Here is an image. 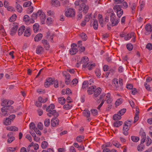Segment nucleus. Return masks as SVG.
<instances>
[{
  "mask_svg": "<svg viewBox=\"0 0 152 152\" xmlns=\"http://www.w3.org/2000/svg\"><path fill=\"white\" fill-rule=\"evenodd\" d=\"M37 17H39L41 20H45L46 18L45 15L42 10H39L37 13L34 12L31 16V20L32 21L31 22L34 23V20L36 19Z\"/></svg>",
  "mask_w": 152,
  "mask_h": 152,
  "instance_id": "nucleus-1",
  "label": "nucleus"
},
{
  "mask_svg": "<svg viewBox=\"0 0 152 152\" xmlns=\"http://www.w3.org/2000/svg\"><path fill=\"white\" fill-rule=\"evenodd\" d=\"M110 15V20L112 23V26H116L119 22V18H116V16L113 11Z\"/></svg>",
  "mask_w": 152,
  "mask_h": 152,
  "instance_id": "nucleus-2",
  "label": "nucleus"
},
{
  "mask_svg": "<svg viewBox=\"0 0 152 152\" xmlns=\"http://www.w3.org/2000/svg\"><path fill=\"white\" fill-rule=\"evenodd\" d=\"M119 83H118V79L117 78L114 79L112 81V84L114 88L117 89L120 86H122L123 85V80L121 78H119Z\"/></svg>",
  "mask_w": 152,
  "mask_h": 152,
  "instance_id": "nucleus-3",
  "label": "nucleus"
},
{
  "mask_svg": "<svg viewBox=\"0 0 152 152\" xmlns=\"http://www.w3.org/2000/svg\"><path fill=\"white\" fill-rule=\"evenodd\" d=\"M141 140L140 144H139L137 147V149L138 151H141L144 149V146L143 144L145 142L146 138V135L145 134H142L141 137Z\"/></svg>",
  "mask_w": 152,
  "mask_h": 152,
  "instance_id": "nucleus-4",
  "label": "nucleus"
},
{
  "mask_svg": "<svg viewBox=\"0 0 152 152\" xmlns=\"http://www.w3.org/2000/svg\"><path fill=\"white\" fill-rule=\"evenodd\" d=\"M132 123V120H127L124 122L123 127V130L124 132H127L129 130Z\"/></svg>",
  "mask_w": 152,
  "mask_h": 152,
  "instance_id": "nucleus-5",
  "label": "nucleus"
},
{
  "mask_svg": "<svg viewBox=\"0 0 152 152\" xmlns=\"http://www.w3.org/2000/svg\"><path fill=\"white\" fill-rule=\"evenodd\" d=\"M29 133H40V132L38 129L36 127L35 125L34 122H31L29 124Z\"/></svg>",
  "mask_w": 152,
  "mask_h": 152,
  "instance_id": "nucleus-6",
  "label": "nucleus"
},
{
  "mask_svg": "<svg viewBox=\"0 0 152 152\" xmlns=\"http://www.w3.org/2000/svg\"><path fill=\"white\" fill-rule=\"evenodd\" d=\"M63 75L65 78V83L66 85H69L71 81L70 75L66 71H64L62 72Z\"/></svg>",
  "mask_w": 152,
  "mask_h": 152,
  "instance_id": "nucleus-7",
  "label": "nucleus"
},
{
  "mask_svg": "<svg viewBox=\"0 0 152 152\" xmlns=\"http://www.w3.org/2000/svg\"><path fill=\"white\" fill-rule=\"evenodd\" d=\"M75 10L72 8L68 9L65 12V15L67 17H72L75 16Z\"/></svg>",
  "mask_w": 152,
  "mask_h": 152,
  "instance_id": "nucleus-8",
  "label": "nucleus"
},
{
  "mask_svg": "<svg viewBox=\"0 0 152 152\" xmlns=\"http://www.w3.org/2000/svg\"><path fill=\"white\" fill-rule=\"evenodd\" d=\"M89 9V7L88 5H86L85 3H82L79 9V11L83 12L85 14L88 12Z\"/></svg>",
  "mask_w": 152,
  "mask_h": 152,
  "instance_id": "nucleus-9",
  "label": "nucleus"
},
{
  "mask_svg": "<svg viewBox=\"0 0 152 152\" xmlns=\"http://www.w3.org/2000/svg\"><path fill=\"white\" fill-rule=\"evenodd\" d=\"M53 80L51 77L47 78L45 83V87H49L50 86L53 84Z\"/></svg>",
  "mask_w": 152,
  "mask_h": 152,
  "instance_id": "nucleus-10",
  "label": "nucleus"
},
{
  "mask_svg": "<svg viewBox=\"0 0 152 152\" xmlns=\"http://www.w3.org/2000/svg\"><path fill=\"white\" fill-rule=\"evenodd\" d=\"M145 29L147 32H145V35H148L149 32H151L152 31V25L149 24H147L145 26Z\"/></svg>",
  "mask_w": 152,
  "mask_h": 152,
  "instance_id": "nucleus-11",
  "label": "nucleus"
},
{
  "mask_svg": "<svg viewBox=\"0 0 152 152\" xmlns=\"http://www.w3.org/2000/svg\"><path fill=\"white\" fill-rule=\"evenodd\" d=\"M50 4L53 7H57L60 6V2L58 0H51Z\"/></svg>",
  "mask_w": 152,
  "mask_h": 152,
  "instance_id": "nucleus-12",
  "label": "nucleus"
},
{
  "mask_svg": "<svg viewBox=\"0 0 152 152\" xmlns=\"http://www.w3.org/2000/svg\"><path fill=\"white\" fill-rule=\"evenodd\" d=\"M59 123V121L57 118H53L51 121V124L53 127L57 126Z\"/></svg>",
  "mask_w": 152,
  "mask_h": 152,
  "instance_id": "nucleus-13",
  "label": "nucleus"
},
{
  "mask_svg": "<svg viewBox=\"0 0 152 152\" xmlns=\"http://www.w3.org/2000/svg\"><path fill=\"white\" fill-rule=\"evenodd\" d=\"M102 89L101 88L98 87L97 88H96L93 95L94 97H96L98 96L101 93Z\"/></svg>",
  "mask_w": 152,
  "mask_h": 152,
  "instance_id": "nucleus-14",
  "label": "nucleus"
},
{
  "mask_svg": "<svg viewBox=\"0 0 152 152\" xmlns=\"http://www.w3.org/2000/svg\"><path fill=\"white\" fill-rule=\"evenodd\" d=\"M47 115L49 117L53 115L55 117H57L58 115V114L55 110H53L47 113Z\"/></svg>",
  "mask_w": 152,
  "mask_h": 152,
  "instance_id": "nucleus-15",
  "label": "nucleus"
},
{
  "mask_svg": "<svg viewBox=\"0 0 152 152\" xmlns=\"http://www.w3.org/2000/svg\"><path fill=\"white\" fill-rule=\"evenodd\" d=\"M32 146L34 147V148L35 150H37L39 148V146L38 144L34 143L33 142H32L28 146V148H27L28 151H29L30 150L29 148Z\"/></svg>",
  "mask_w": 152,
  "mask_h": 152,
  "instance_id": "nucleus-16",
  "label": "nucleus"
},
{
  "mask_svg": "<svg viewBox=\"0 0 152 152\" xmlns=\"http://www.w3.org/2000/svg\"><path fill=\"white\" fill-rule=\"evenodd\" d=\"M135 33L133 32H132L128 34L124 38V39L126 40H129L131 38L134 37Z\"/></svg>",
  "mask_w": 152,
  "mask_h": 152,
  "instance_id": "nucleus-17",
  "label": "nucleus"
},
{
  "mask_svg": "<svg viewBox=\"0 0 152 152\" xmlns=\"http://www.w3.org/2000/svg\"><path fill=\"white\" fill-rule=\"evenodd\" d=\"M18 27V26L17 25H16L11 28L10 33V34L11 35L13 36L16 33Z\"/></svg>",
  "mask_w": 152,
  "mask_h": 152,
  "instance_id": "nucleus-18",
  "label": "nucleus"
},
{
  "mask_svg": "<svg viewBox=\"0 0 152 152\" xmlns=\"http://www.w3.org/2000/svg\"><path fill=\"white\" fill-rule=\"evenodd\" d=\"M41 134H32V135L34 138V140L37 142H38L40 140V136Z\"/></svg>",
  "mask_w": 152,
  "mask_h": 152,
  "instance_id": "nucleus-19",
  "label": "nucleus"
},
{
  "mask_svg": "<svg viewBox=\"0 0 152 152\" xmlns=\"http://www.w3.org/2000/svg\"><path fill=\"white\" fill-rule=\"evenodd\" d=\"M96 88V87L95 86H92L89 87L87 90L88 93L89 94H92L93 92H94Z\"/></svg>",
  "mask_w": 152,
  "mask_h": 152,
  "instance_id": "nucleus-20",
  "label": "nucleus"
},
{
  "mask_svg": "<svg viewBox=\"0 0 152 152\" xmlns=\"http://www.w3.org/2000/svg\"><path fill=\"white\" fill-rule=\"evenodd\" d=\"M78 51L77 49L76 48L72 47L69 50L70 54L72 55L75 54Z\"/></svg>",
  "mask_w": 152,
  "mask_h": 152,
  "instance_id": "nucleus-21",
  "label": "nucleus"
},
{
  "mask_svg": "<svg viewBox=\"0 0 152 152\" xmlns=\"http://www.w3.org/2000/svg\"><path fill=\"white\" fill-rule=\"evenodd\" d=\"M122 6L121 5H116L114 6L113 9L115 12H117L122 10Z\"/></svg>",
  "mask_w": 152,
  "mask_h": 152,
  "instance_id": "nucleus-22",
  "label": "nucleus"
},
{
  "mask_svg": "<svg viewBox=\"0 0 152 152\" xmlns=\"http://www.w3.org/2000/svg\"><path fill=\"white\" fill-rule=\"evenodd\" d=\"M7 129L9 131L14 132H16L18 130V128L15 126H8L7 127Z\"/></svg>",
  "mask_w": 152,
  "mask_h": 152,
  "instance_id": "nucleus-23",
  "label": "nucleus"
},
{
  "mask_svg": "<svg viewBox=\"0 0 152 152\" xmlns=\"http://www.w3.org/2000/svg\"><path fill=\"white\" fill-rule=\"evenodd\" d=\"M25 30V27L24 26H20L18 31V33L19 36L21 35L23 33Z\"/></svg>",
  "mask_w": 152,
  "mask_h": 152,
  "instance_id": "nucleus-24",
  "label": "nucleus"
},
{
  "mask_svg": "<svg viewBox=\"0 0 152 152\" xmlns=\"http://www.w3.org/2000/svg\"><path fill=\"white\" fill-rule=\"evenodd\" d=\"M42 37V34L39 33L37 34L35 37L34 40L35 42H38L41 40Z\"/></svg>",
  "mask_w": 152,
  "mask_h": 152,
  "instance_id": "nucleus-25",
  "label": "nucleus"
},
{
  "mask_svg": "<svg viewBox=\"0 0 152 152\" xmlns=\"http://www.w3.org/2000/svg\"><path fill=\"white\" fill-rule=\"evenodd\" d=\"M42 43L43 44L45 47L46 48V49H48L50 47V45L48 41L45 39H43L42 41Z\"/></svg>",
  "mask_w": 152,
  "mask_h": 152,
  "instance_id": "nucleus-26",
  "label": "nucleus"
},
{
  "mask_svg": "<svg viewBox=\"0 0 152 152\" xmlns=\"http://www.w3.org/2000/svg\"><path fill=\"white\" fill-rule=\"evenodd\" d=\"M79 36L81 38V39L84 41H86L88 38V37L86 34L83 32L80 34H79Z\"/></svg>",
  "mask_w": 152,
  "mask_h": 152,
  "instance_id": "nucleus-27",
  "label": "nucleus"
},
{
  "mask_svg": "<svg viewBox=\"0 0 152 152\" xmlns=\"http://www.w3.org/2000/svg\"><path fill=\"white\" fill-rule=\"evenodd\" d=\"M36 53L37 54H41L43 51V48L40 46H38L36 48Z\"/></svg>",
  "mask_w": 152,
  "mask_h": 152,
  "instance_id": "nucleus-28",
  "label": "nucleus"
},
{
  "mask_svg": "<svg viewBox=\"0 0 152 152\" xmlns=\"http://www.w3.org/2000/svg\"><path fill=\"white\" fill-rule=\"evenodd\" d=\"M98 16L99 18V22L101 26L102 27H103L104 23L103 22V18H102V16L101 14H99Z\"/></svg>",
  "mask_w": 152,
  "mask_h": 152,
  "instance_id": "nucleus-29",
  "label": "nucleus"
},
{
  "mask_svg": "<svg viewBox=\"0 0 152 152\" xmlns=\"http://www.w3.org/2000/svg\"><path fill=\"white\" fill-rule=\"evenodd\" d=\"M83 115L87 118L89 117L90 115V112L87 109L83 111Z\"/></svg>",
  "mask_w": 152,
  "mask_h": 152,
  "instance_id": "nucleus-30",
  "label": "nucleus"
},
{
  "mask_svg": "<svg viewBox=\"0 0 152 152\" xmlns=\"http://www.w3.org/2000/svg\"><path fill=\"white\" fill-rule=\"evenodd\" d=\"M72 107V104L70 103H68L66 104L63 107L64 109L65 110H69Z\"/></svg>",
  "mask_w": 152,
  "mask_h": 152,
  "instance_id": "nucleus-31",
  "label": "nucleus"
},
{
  "mask_svg": "<svg viewBox=\"0 0 152 152\" xmlns=\"http://www.w3.org/2000/svg\"><path fill=\"white\" fill-rule=\"evenodd\" d=\"M55 108V105L53 104H50L46 109V110L48 112H50Z\"/></svg>",
  "mask_w": 152,
  "mask_h": 152,
  "instance_id": "nucleus-32",
  "label": "nucleus"
},
{
  "mask_svg": "<svg viewBox=\"0 0 152 152\" xmlns=\"http://www.w3.org/2000/svg\"><path fill=\"white\" fill-rule=\"evenodd\" d=\"M121 115L118 114H115L113 115V118L114 120H119L121 118Z\"/></svg>",
  "mask_w": 152,
  "mask_h": 152,
  "instance_id": "nucleus-33",
  "label": "nucleus"
},
{
  "mask_svg": "<svg viewBox=\"0 0 152 152\" xmlns=\"http://www.w3.org/2000/svg\"><path fill=\"white\" fill-rule=\"evenodd\" d=\"M30 28H27L25 31L24 33V36L26 37L29 36L31 35L30 31Z\"/></svg>",
  "mask_w": 152,
  "mask_h": 152,
  "instance_id": "nucleus-34",
  "label": "nucleus"
},
{
  "mask_svg": "<svg viewBox=\"0 0 152 152\" xmlns=\"http://www.w3.org/2000/svg\"><path fill=\"white\" fill-rule=\"evenodd\" d=\"M58 101L60 104L63 105L65 102L66 99L63 97H61L58 98Z\"/></svg>",
  "mask_w": 152,
  "mask_h": 152,
  "instance_id": "nucleus-35",
  "label": "nucleus"
},
{
  "mask_svg": "<svg viewBox=\"0 0 152 152\" xmlns=\"http://www.w3.org/2000/svg\"><path fill=\"white\" fill-rule=\"evenodd\" d=\"M15 7L17 11L20 13L22 12L23 11L22 8L21 6L19 4H17L16 5Z\"/></svg>",
  "mask_w": 152,
  "mask_h": 152,
  "instance_id": "nucleus-36",
  "label": "nucleus"
},
{
  "mask_svg": "<svg viewBox=\"0 0 152 152\" xmlns=\"http://www.w3.org/2000/svg\"><path fill=\"white\" fill-rule=\"evenodd\" d=\"M48 100V97L43 98L42 97H39L38 98V101L41 103H44L47 102Z\"/></svg>",
  "mask_w": 152,
  "mask_h": 152,
  "instance_id": "nucleus-37",
  "label": "nucleus"
},
{
  "mask_svg": "<svg viewBox=\"0 0 152 152\" xmlns=\"http://www.w3.org/2000/svg\"><path fill=\"white\" fill-rule=\"evenodd\" d=\"M11 121L9 118H7L4 122V124L7 126L10 125L11 123Z\"/></svg>",
  "mask_w": 152,
  "mask_h": 152,
  "instance_id": "nucleus-38",
  "label": "nucleus"
},
{
  "mask_svg": "<svg viewBox=\"0 0 152 152\" xmlns=\"http://www.w3.org/2000/svg\"><path fill=\"white\" fill-rule=\"evenodd\" d=\"M123 123L122 121H118L115 122L113 124L114 126L115 127H119L121 126Z\"/></svg>",
  "mask_w": 152,
  "mask_h": 152,
  "instance_id": "nucleus-39",
  "label": "nucleus"
},
{
  "mask_svg": "<svg viewBox=\"0 0 152 152\" xmlns=\"http://www.w3.org/2000/svg\"><path fill=\"white\" fill-rule=\"evenodd\" d=\"M30 19V18L29 16L27 15H26L24 16L23 18V20L26 23H28Z\"/></svg>",
  "mask_w": 152,
  "mask_h": 152,
  "instance_id": "nucleus-40",
  "label": "nucleus"
},
{
  "mask_svg": "<svg viewBox=\"0 0 152 152\" xmlns=\"http://www.w3.org/2000/svg\"><path fill=\"white\" fill-rule=\"evenodd\" d=\"M48 145V143L46 141H43L41 144V147L43 149L46 148Z\"/></svg>",
  "mask_w": 152,
  "mask_h": 152,
  "instance_id": "nucleus-41",
  "label": "nucleus"
},
{
  "mask_svg": "<svg viewBox=\"0 0 152 152\" xmlns=\"http://www.w3.org/2000/svg\"><path fill=\"white\" fill-rule=\"evenodd\" d=\"M132 140L134 142H137L140 140V138L138 137L132 136L131 137Z\"/></svg>",
  "mask_w": 152,
  "mask_h": 152,
  "instance_id": "nucleus-42",
  "label": "nucleus"
},
{
  "mask_svg": "<svg viewBox=\"0 0 152 152\" xmlns=\"http://www.w3.org/2000/svg\"><path fill=\"white\" fill-rule=\"evenodd\" d=\"M7 136L9 137L7 140V142L8 143H11L15 139V137L13 136H10L9 134H8Z\"/></svg>",
  "mask_w": 152,
  "mask_h": 152,
  "instance_id": "nucleus-43",
  "label": "nucleus"
},
{
  "mask_svg": "<svg viewBox=\"0 0 152 152\" xmlns=\"http://www.w3.org/2000/svg\"><path fill=\"white\" fill-rule=\"evenodd\" d=\"M146 145L147 146H149L152 142L151 139L149 138L148 136L147 137H146Z\"/></svg>",
  "mask_w": 152,
  "mask_h": 152,
  "instance_id": "nucleus-44",
  "label": "nucleus"
},
{
  "mask_svg": "<svg viewBox=\"0 0 152 152\" xmlns=\"http://www.w3.org/2000/svg\"><path fill=\"white\" fill-rule=\"evenodd\" d=\"M93 25V26L95 30H96L98 27V23L97 20H94Z\"/></svg>",
  "mask_w": 152,
  "mask_h": 152,
  "instance_id": "nucleus-45",
  "label": "nucleus"
},
{
  "mask_svg": "<svg viewBox=\"0 0 152 152\" xmlns=\"http://www.w3.org/2000/svg\"><path fill=\"white\" fill-rule=\"evenodd\" d=\"M84 137L82 135H80L77 137L76 140L78 142H81L83 140Z\"/></svg>",
  "mask_w": 152,
  "mask_h": 152,
  "instance_id": "nucleus-46",
  "label": "nucleus"
},
{
  "mask_svg": "<svg viewBox=\"0 0 152 152\" xmlns=\"http://www.w3.org/2000/svg\"><path fill=\"white\" fill-rule=\"evenodd\" d=\"M17 16L15 14L13 15L9 19V20L10 22H12L15 21L16 18Z\"/></svg>",
  "mask_w": 152,
  "mask_h": 152,
  "instance_id": "nucleus-47",
  "label": "nucleus"
},
{
  "mask_svg": "<svg viewBox=\"0 0 152 152\" xmlns=\"http://www.w3.org/2000/svg\"><path fill=\"white\" fill-rule=\"evenodd\" d=\"M33 29L34 32H37L39 30V25L37 23H35L33 26Z\"/></svg>",
  "mask_w": 152,
  "mask_h": 152,
  "instance_id": "nucleus-48",
  "label": "nucleus"
},
{
  "mask_svg": "<svg viewBox=\"0 0 152 152\" xmlns=\"http://www.w3.org/2000/svg\"><path fill=\"white\" fill-rule=\"evenodd\" d=\"M122 102V99H118L116 101L115 104L116 106H118L121 104Z\"/></svg>",
  "mask_w": 152,
  "mask_h": 152,
  "instance_id": "nucleus-49",
  "label": "nucleus"
},
{
  "mask_svg": "<svg viewBox=\"0 0 152 152\" xmlns=\"http://www.w3.org/2000/svg\"><path fill=\"white\" fill-rule=\"evenodd\" d=\"M126 47L127 49L129 51L132 50L133 48V45L131 43H129L126 45Z\"/></svg>",
  "mask_w": 152,
  "mask_h": 152,
  "instance_id": "nucleus-50",
  "label": "nucleus"
},
{
  "mask_svg": "<svg viewBox=\"0 0 152 152\" xmlns=\"http://www.w3.org/2000/svg\"><path fill=\"white\" fill-rule=\"evenodd\" d=\"M88 85V83L87 81H84L82 84V88L84 89L86 88L87 87Z\"/></svg>",
  "mask_w": 152,
  "mask_h": 152,
  "instance_id": "nucleus-51",
  "label": "nucleus"
},
{
  "mask_svg": "<svg viewBox=\"0 0 152 152\" xmlns=\"http://www.w3.org/2000/svg\"><path fill=\"white\" fill-rule=\"evenodd\" d=\"M88 60H89L88 57L86 56H85L83 57L82 59L81 60V62L82 63H87Z\"/></svg>",
  "mask_w": 152,
  "mask_h": 152,
  "instance_id": "nucleus-52",
  "label": "nucleus"
},
{
  "mask_svg": "<svg viewBox=\"0 0 152 152\" xmlns=\"http://www.w3.org/2000/svg\"><path fill=\"white\" fill-rule=\"evenodd\" d=\"M112 144L111 143L107 142L104 144L102 145V148H106L107 147H110L112 146Z\"/></svg>",
  "mask_w": 152,
  "mask_h": 152,
  "instance_id": "nucleus-53",
  "label": "nucleus"
},
{
  "mask_svg": "<svg viewBox=\"0 0 152 152\" xmlns=\"http://www.w3.org/2000/svg\"><path fill=\"white\" fill-rule=\"evenodd\" d=\"M139 112H137L135 114V115L134 117V123H135L137 122L139 119Z\"/></svg>",
  "mask_w": 152,
  "mask_h": 152,
  "instance_id": "nucleus-54",
  "label": "nucleus"
},
{
  "mask_svg": "<svg viewBox=\"0 0 152 152\" xmlns=\"http://www.w3.org/2000/svg\"><path fill=\"white\" fill-rule=\"evenodd\" d=\"M31 4V2L30 1H28L25 2L23 4L24 7H26L30 6Z\"/></svg>",
  "mask_w": 152,
  "mask_h": 152,
  "instance_id": "nucleus-55",
  "label": "nucleus"
},
{
  "mask_svg": "<svg viewBox=\"0 0 152 152\" xmlns=\"http://www.w3.org/2000/svg\"><path fill=\"white\" fill-rule=\"evenodd\" d=\"M91 18V15H87L85 17V19L86 21L88 22Z\"/></svg>",
  "mask_w": 152,
  "mask_h": 152,
  "instance_id": "nucleus-56",
  "label": "nucleus"
},
{
  "mask_svg": "<svg viewBox=\"0 0 152 152\" xmlns=\"http://www.w3.org/2000/svg\"><path fill=\"white\" fill-rule=\"evenodd\" d=\"M91 114L94 116H96L98 114V111L96 109H92L91 110Z\"/></svg>",
  "mask_w": 152,
  "mask_h": 152,
  "instance_id": "nucleus-57",
  "label": "nucleus"
},
{
  "mask_svg": "<svg viewBox=\"0 0 152 152\" xmlns=\"http://www.w3.org/2000/svg\"><path fill=\"white\" fill-rule=\"evenodd\" d=\"M117 13V15L118 17L120 18L123 14V11L122 10L120 11H118Z\"/></svg>",
  "mask_w": 152,
  "mask_h": 152,
  "instance_id": "nucleus-58",
  "label": "nucleus"
},
{
  "mask_svg": "<svg viewBox=\"0 0 152 152\" xmlns=\"http://www.w3.org/2000/svg\"><path fill=\"white\" fill-rule=\"evenodd\" d=\"M8 100L7 99L4 100L1 103V105L2 106H8Z\"/></svg>",
  "mask_w": 152,
  "mask_h": 152,
  "instance_id": "nucleus-59",
  "label": "nucleus"
},
{
  "mask_svg": "<svg viewBox=\"0 0 152 152\" xmlns=\"http://www.w3.org/2000/svg\"><path fill=\"white\" fill-rule=\"evenodd\" d=\"M50 120L49 119H46L44 121V124L45 126H48L50 124Z\"/></svg>",
  "mask_w": 152,
  "mask_h": 152,
  "instance_id": "nucleus-60",
  "label": "nucleus"
},
{
  "mask_svg": "<svg viewBox=\"0 0 152 152\" xmlns=\"http://www.w3.org/2000/svg\"><path fill=\"white\" fill-rule=\"evenodd\" d=\"M38 129L40 130H42L43 129V125L41 122L39 123L37 125Z\"/></svg>",
  "mask_w": 152,
  "mask_h": 152,
  "instance_id": "nucleus-61",
  "label": "nucleus"
},
{
  "mask_svg": "<svg viewBox=\"0 0 152 152\" xmlns=\"http://www.w3.org/2000/svg\"><path fill=\"white\" fill-rule=\"evenodd\" d=\"M126 109H123L120 110L118 112V114L121 115H123L126 112Z\"/></svg>",
  "mask_w": 152,
  "mask_h": 152,
  "instance_id": "nucleus-62",
  "label": "nucleus"
},
{
  "mask_svg": "<svg viewBox=\"0 0 152 152\" xmlns=\"http://www.w3.org/2000/svg\"><path fill=\"white\" fill-rule=\"evenodd\" d=\"M122 3L123 4L121 5L123 8L126 9L128 7V4L126 2L124 1Z\"/></svg>",
  "mask_w": 152,
  "mask_h": 152,
  "instance_id": "nucleus-63",
  "label": "nucleus"
},
{
  "mask_svg": "<svg viewBox=\"0 0 152 152\" xmlns=\"http://www.w3.org/2000/svg\"><path fill=\"white\" fill-rule=\"evenodd\" d=\"M146 48L148 49L149 50H151L152 49V44L151 43H149L147 44L146 46Z\"/></svg>",
  "mask_w": 152,
  "mask_h": 152,
  "instance_id": "nucleus-64",
  "label": "nucleus"
}]
</instances>
